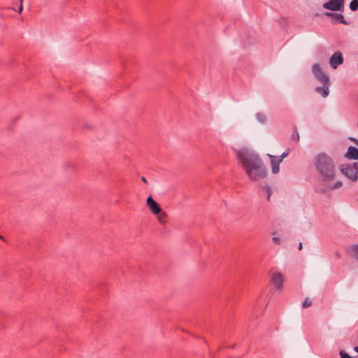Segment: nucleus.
<instances>
[{
  "label": "nucleus",
  "instance_id": "nucleus-1",
  "mask_svg": "<svg viewBox=\"0 0 358 358\" xmlns=\"http://www.w3.org/2000/svg\"><path fill=\"white\" fill-rule=\"evenodd\" d=\"M236 155L250 180L258 181L266 177V166L257 153L247 148H243L236 151Z\"/></svg>",
  "mask_w": 358,
  "mask_h": 358
},
{
  "label": "nucleus",
  "instance_id": "nucleus-2",
  "mask_svg": "<svg viewBox=\"0 0 358 358\" xmlns=\"http://www.w3.org/2000/svg\"><path fill=\"white\" fill-rule=\"evenodd\" d=\"M316 169L326 182L332 181L336 176V167L333 159L324 153H320L315 159Z\"/></svg>",
  "mask_w": 358,
  "mask_h": 358
},
{
  "label": "nucleus",
  "instance_id": "nucleus-3",
  "mask_svg": "<svg viewBox=\"0 0 358 358\" xmlns=\"http://www.w3.org/2000/svg\"><path fill=\"white\" fill-rule=\"evenodd\" d=\"M341 171L350 180L356 182L358 179V162H354L352 164L342 166Z\"/></svg>",
  "mask_w": 358,
  "mask_h": 358
},
{
  "label": "nucleus",
  "instance_id": "nucleus-4",
  "mask_svg": "<svg viewBox=\"0 0 358 358\" xmlns=\"http://www.w3.org/2000/svg\"><path fill=\"white\" fill-rule=\"evenodd\" d=\"M345 0H329L322 7L331 11H343Z\"/></svg>",
  "mask_w": 358,
  "mask_h": 358
},
{
  "label": "nucleus",
  "instance_id": "nucleus-5",
  "mask_svg": "<svg viewBox=\"0 0 358 358\" xmlns=\"http://www.w3.org/2000/svg\"><path fill=\"white\" fill-rule=\"evenodd\" d=\"M313 73L315 77L322 83L328 84L329 81V77L323 72L320 64H314L312 66Z\"/></svg>",
  "mask_w": 358,
  "mask_h": 358
},
{
  "label": "nucleus",
  "instance_id": "nucleus-6",
  "mask_svg": "<svg viewBox=\"0 0 358 358\" xmlns=\"http://www.w3.org/2000/svg\"><path fill=\"white\" fill-rule=\"evenodd\" d=\"M324 15L331 19V22L333 24H348V22L345 20L343 15L341 13L327 11L324 13Z\"/></svg>",
  "mask_w": 358,
  "mask_h": 358
},
{
  "label": "nucleus",
  "instance_id": "nucleus-7",
  "mask_svg": "<svg viewBox=\"0 0 358 358\" xmlns=\"http://www.w3.org/2000/svg\"><path fill=\"white\" fill-rule=\"evenodd\" d=\"M271 280L275 285L278 289L281 290L282 289L285 280L283 274L279 272H275L272 274Z\"/></svg>",
  "mask_w": 358,
  "mask_h": 358
},
{
  "label": "nucleus",
  "instance_id": "nucleus-8",
  "mask_svg": "<svg viewBox=\"0 0 358 358\" xmlns=\"http://www.w3.org/2000/svg\"><path fill=\"white\" fill-rule=\"evenodd\" d=\"M343 63V57L340 52H335L329 59L331 66L336 69L339 65Z\"/></svg>",
  "mask_w": 358,
  "mask_h": 358
},
{
  "label": "nucleus",
  "instance_id": "nucleus-9",
  "mask_svg": "<svg viewBox=\"0 0 358 358\" xmlns=\"http://www.w3.org/2000/svg\"><path fill=\"white\" fill-rule=\"evenodd\" d=\"M147 206L153 214H159L162 211L161 207L159 204L152 199L151 196H149L146 200Z\"/></svg>",
  "mask_w": 358,
  "mask_h": 358
},
{
  "label": "nucleus",
  "instance_id": "nucleus-10",
  "mask_svg": "<svg viewBox=\"0 0 358 358\" xmlns=\"http://www.w3.org/2000/svg\"><path fill=\"white\" fill-rule=\"evenodd\" d=\"M344 157L348 159L358 160V148L352 145L349 146Z\"/></svg>",
  "mask_w": 358,
  "mask_h": 358
},
{
  "label": "nucleus",
  "instance_id": "nucleus-11",
  "mask_svg": "<svg viewBox=\"0 0 358 358\" xmlns=\"http://www.w3.org/2000/svg\"><path fill=\"white\" fill-rule=\"evenodd\" d=\"M330 83L329 82L328 84H322V87H316L315 90L317 92L321 94V95L323 97H327L329 95V86Z\"/></svg>",
  "mask_w": 358,
  "mask_h": 358
},
{
  "label": "nucleus",
  "instance_id": "nucleus-12",
  "mask_svg": "<svg viewBox=\"0 0 358 358\" xmlns=\"http://www.w3.org/2000/svg\"><path fill=\"white\" fill-rule=\"evenodd\" d=\"M267 156L271 159V166H279V164L282 162V159H280L279 156H274L270 154H268Z\"/></svg>",
  "mask_w": 358,
  "mask_h": 358
},
{
  "label": "nucleus",
  "instance_id": "nucleus-13",
  "mask_svg": "<svg viewBox=\"0 0 358 358\" xmlns=\"http://www.w3.org/2000/svg\"><path fill=\"white\" fill-rule=\"evenodd\" d=\"M291 140L296 143H298L299 141V134L297 131L296 126L295 125L293 127V131L291 135Z\"/></svg>",
  "mask_w": 358,
  "mask_h": 358
},
{
  "label": "nucleus",
  "instance_id": "nucleus-14",
  "mask_svg": "<svg viewBox=\"0 0 358 358\" xmlns=\"http://www.w3.org/2000/svg\"><path fill=\"white\" fill-rule=\"evenodd\" d=\"M157 215H158L157 218L160 223H162V224L166 223L167 215L165 212L162 210L160 213L157 214Z\"/></svg>",
  "mask_w": 358,
  "mask_h": 358
},
{
  "label": "nucleus",
  "instance_id": "nucleus-15",
  "mask_svg": "<svg viewBox=\"0 0 358 358\" xmlns=\"http://www.w3.org/2000/svg\"><path fill=\"white\" fill-rule=\"evenodd\" d=\"M262 189L266 194V200L269 201L270 197H271V194H272V190H271V187L268 185H266L262 187Z\"/></svg>",
  "mask_w": 358,
  "mask_h": 358
},
{
  "label": "nucleus",
  "instance_id": "nucleus-16",
  "mask_svg": "<svg viewBox=\"0 0 358 358\" xmlns=\"http://www.w3.org/2000/svg\"><path fill=\"white\" fill-rule=\"evenodd\" d=\"M64 169H65L66 171H69L70 172H72V173H75L77 171L76 167L73 164H71V163L66 164L65 165Z\"/></svg>",
  "mask_w": 358,
  "mask_h": 358
},
{
  "label": "nucleus",
  "instance_id": "nucleus-17",
  "mask_svg": "<svg viewBox=\"0 0 358 358\" xmlns=\"http://www.w3.org/2000/svg\"><path fill=\"white\" fill-rule=\"evenodd\" d=\"M350 8L352 11H356L358 10V0H352L350 3Z\"/></svg>",
  "mask_w": 358,
  "mask_h": 358
},
{
  "label": "nucleus",
  "instance_id": "nucleus-18",
  "mask_svg": "<svg viewBox=\"0 0 358 358\" xmlns=\"http://www.w3.org/2000/svg\"><path fill=\"white\" fill-rule=\"evenodd\" d=\"M313 304V302L311 300H310L308 298H306L302 303V307L303 308H307L311 306Z\"/></svg>",
  "mask_w": 358,
  "mask_h": 358
},
{
  "label": "nucleus",
  "instance_id": "nucleus-19",
  "mask_svg": "<svg viewBox=\"0 0 358 358\" xmlns=\"http://www.w3.org/2000/svg\"><path fill=\"white\" fill-rule=\"evenodd\" d=\"M256 117L262 124H264L265 122V121H266L265 116L262 113H257L256 114Z\"/></svg>",
  "mask_w": 358,
  "mask_h": 358
},
{
  "label": "nucleus",
  "instance_id": "nucleus-20",
  "mask_svg": "<svg viewBox=\"0 0 358 358\" xmlns=\"http://www.w3.org/2000/svg\"><path fill=\"white\" fill-rule=\"evenodd\" d=\"M352 256L358 259V245H355L352 248Z\"/></svg>",
  "mask_w": 358,
  "mask_h": 358
},
{
  "label": "nucleus",
  "instance_id": "nucleus-21",
  "mask_svg": "<svg viewBox=\"0 0 358 358\" xmlns=\"http://www.w3.org/2000/svg\"><path fill=\"white\" fill-rule=\"evenodd\" d=\"M339 354H340L341 358H352L350 355H349L348 353H346L343 350H340Z\"/></svg>",
  "mask_w": 358,
  "mask_h": 358
},
{
  "label": "nucleus",
  "instance_id": "nucleus-22",
  "mask_svg": "<svg viewBox=\"0 0 358 358\" xmlns=\"http://www.w3.org/2000/svg\"><path fill=\"white\" fill-rule=\"evenodd\" d=\"M343 185V183L341 181L336 182L332 187L331 189H335L341 187Z\"/></svg>",
  "mask_w": 358,
  "mask_h": 358
},
{
  "label": "nucleus",
  "instance_id": "nucleus-23",
  "mask_svg": "<svg viewBox=\"0 0 358 358\" xmlns=\"http://www.w3.org/2000/svg\"><path fill=\"white\" fill-rule=\"evenodd\" d=\"M272 172L274 174H276L279 172L280 168L279 166H271Z\"/></svg>",
  "mask_w": 358,
  "mask_h": 358
},
{
  "label": "nucleus",
  "instance_id": "nucleus-24",
  "mask_svg": "<svg viewBox=\"0 0 358 358\" xmlns=\"http://www.w3.org/2000/svg\"><path fill=\"white\" fill-rule=\"evenodd\" d=\"M289 153V150L287 149L284 152H282V154L279 157H280L281 159H283L284 158H285L286 157L288 156Z\"/></svg>",
  "mask_w": 358,
  "mask_h": 358
},
{
  "label": "nucleus",
  "instance_id": "nucleus-25",
  "mask_svg": "<svg viewBox=\"0 0 358 358\" xmlns=\"http://www.w3.org/2000/svg\"><path fill=\"white\" fill-rule=\"evenodd\" d=\"M348 139L352 141L355 144H356L358 146V139L353 137H349Z\"/></svg>",
  "mask_w": 358,
  "mask_h": 358
},
{
  "label": "nucleus",
  "instance_id": "nucleus-26",
  "mask_svg": "<svg viewBox=\"0 0 358 358\" xmlns=\"http://www.w3.org/2000/svg\"><path fill=\"white\" fill-rule=\"evenodd\" d=\"M273 241L276 244H280V238H278V237H273Z\"/></svg>",
  "mask_w": 358,
  "mask_h": 358
},
{
  "label": "nucleus",
  "instance_id": "nucleus-27",
  "mask_svg": "<svg viewBox=\"0 0 358 358\" xmlns=\"http://www.w3.org/2000/svg\"><path fill=\"white\" fill-rule=\"evenodd\" d=\"M20 1L21 3H20V6H19L18 12L21 13L22 11V10H23V6H22V0H20Z\"/></svg>",
  "mask_w": 358,
  "mask_h": 358
},
{
  "label": "nucleus",
  "instance_id": "nucleus-28",
  "mask_svg": "<svg viewBox=\"0 0 358 358\" xmlns=\"http://www.w3.org/2000/svg\"><path fill=\"white\" fill-rule=\"evenodd\" d=\"M141 180H142L143 182H144L145 183H147V180H146V178H145V177H143H143H141Z\"/></svg>",
  "mask_w": 358,
  "mask_h": 358
},
{
  "label": "nucleus",
  "instance_id": "nucleus-29",
  "mask_svg": "<svg viewBox=\"0 0 358 358\" xmlns=\"http://www.w3.org/2000/svg\"><path fill=\"white\" fill-rule=\"evenodd\" d=\"M302 247H303L302 243H299V250H302Z\"/></svg>",
  "mask_w": 358,
  "mask_h": 358
},
{
  "label": "nucleus",
  "instance_id": "nucleus-30",
  "mask_svg": "<svg viewBox=\"0 0 358 358\" xmlns=\"http://www.w3.org/2000/svg\"><path fill=\"white\" fill-rule=\"evenodd\" d=\"M354 350H355L356 352H358V345H357V346H355V347H354Z\"/></svg>",
  "mask_w": 358,
  "mask_h": 358
},
{
  "label": "nucleus",
  "instance_id": "nucleus-31",
  "mask_svg": "<svg viewBox=\"0 0 358 358\" xmlns=\"http://www.w3.org/2000/svg\"><path fill=\"white\" fill-rule=\"evenodd\" d=\"M0 238H3V237L0 235Z\"/></svg>",
  "mask_w": 358,
  "mask_h": 358
},
{
  "label": "nucleus",
  "instance_id": "nucleus-32",
  "mask_svg": "<svg viewBox=\"0 0 358 358\" xmlns=\"http://www.w3.org/2000/svg\"><path fill=\"white\" fill-rule=\"evenodd\" d=\"M357 127H358V123H357Z\"/></svg>",
  "mask_w": 358,
  "mask_h": 358
}]
</instances>
